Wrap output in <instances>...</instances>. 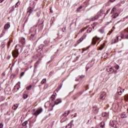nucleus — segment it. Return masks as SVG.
I'll return each instance as SVG.
<instances>
[{
  "mask_svg": "<svg viewBox=\"0 0 128 128\" xmlns=\"http://www.w3.org/2000/svg\"><path fill=\"white\" fill-rule=\"evenodd\" d=\"M20 48V45L16 44L15 46V50H13L12 52V56L13 58H18V54H20V52H18V50Z\"/></svg>",
  "mask_w": 128,
  "mask_h": 128,
  "instance_id": "1",
  "label": "nucleus"
},
{
  "mask_svg": "<svg viewBox=\"0 0 128 128\" xmlns=\"http://www.w3.org/2000/svg\"><path fill=\"white\" fill-rule=\"evenodd\" d=\"M106 92H103L101 93L98 100L100 102H102L106 100Z\"/></svg>",
  "mask_w": 128,
  "mask_h": 128,
  "instance_id": "2",
  "label": "nucleus"
},
{
  "mask_svg": "<svg viewBox=\"0 0 128 128\" xmlns=\"http://www.w3.org/2000/svg\"><path fill=\"white\" fill-rule=\"evenodd\" d=\"M42 110H44L42 109V108H39L37 109V110L34 112V116H38V114H42Z\"/></svg>",
  "mask_w": 128,
  "mask_h": 128,
  "instance_id": "3",
  "label": "nucleus"
},
{
  "mask_svg": "<svg viewBox=\"0 0 128 128\" xmlns=\"http://www.w3.org/2000/svg\"><path fill=\"white\" fill-rule=\"evenodd\" d=\"M94 61H92L91 62H88V64L86 66V70L88 71V70H90V68H92V66H94Z\"/></svg>",
  "mask_w": 128,
  "mask_h": 128,
  "instance_id": "4",
  "label": "nucleus"
},
{
  "mask_svg": "<svg viewBox=\"0 0 128 128\" xmlns=\"http://www.w3.org/2000/svg\"><path fill=\"white\" fill-rule=\"evenodd\" d=\"M19 42H20L22 46L26 44V38L24 37H21L19 39Z\"/></svg>",
  "mask_w": 128,
  "mask_h": 128,
  "instance_id": "5",
  "label": "nucleus"
},
{
  "mask_svg": "<svg viewBox=\"0 0 128 128\" xmlns=\"http://www.w3.org/2000/svg\"><path fill=\"white\" fill-rule=\"evenodd\" d=\"M62 99L60 98H57L55 101H54V104L53 105L52 108L54 106L57 105V104H60L62 102Z\"/></svg>",
  "mask_w": 128,
  "mask_h": 128,
  "instance_id": "6",
  "label": "nucleus"
},
{
  "mask_svg": "<svg viewBox=\"0 0 128 128\" xmlns=\"http://www.w3.org/2000/svg\"><path fill=\"white\" fill-rule=\"evenodd\" d=\"M100 38H98L97 36L94 38L92 40V44H94H94H96V41L98 40H100Z\"/></svg>",
  "mask_w": 128,
  "mask_h": 128,
  "instance_id": "7",
  "label": "nucleus"
},
{
  "mask_svg": "<svg viewBox=\"0 0 128 128\" xmlns=\"http://www.w3.org/2000/svg\"><path fill=\"white\" fill-rule=\"evenodd\" d=\"M93 112L94 114H98V108L97 106L93 107Z\"/></svg>",
  "mask_w": 128,
  "mask_h": 128,
  "instance_id": "8",
  "label": "nucleus"
},
{
  "mask_svg": "<svg viewBox=\"0 0 128 128\" xmlns=\"http://www.w3.org/2000/svg\"><path fill=\"white\" fill-rule=\"evenodd\" d=\"M86 37V34H84L83 36H82V38H80L79 40L78 41V44H80L82 42V41L83 40H84V38Z\"/></svg>",
  "mask_w": 128,
  "mask_h": 128,
  "instance_id": "9",
  "label": "nucleus"
},
{
  "mask_svg": "<svg viewBox=\"0 0 128 128\" xmlns=\"http://www.w3.org/2000/svg\"><path fill=\"white\" fill-rule=\"evenodd\" d=\"M32 12H34V8L32 6H30L29 8H28L27 12H29V14H32Z\"/></svg>",
  "mask_w": 128,
  "mask_h": 128,
  "instance_id": "10",
  "label": "nucleus"
},
{
  "mask_svg": "<svg viewBox=\"0 0 128 128\" xmlns=\"http://www.w3.org/2000/svg\"><path fill=\"white\" fill-rule=\"evenodd\" d=\"M10 28V23H7L4 26V30H8Z\"/></svg>",
  "mask_w": 128,
  "mask_h": 128,
  "instance_id": "11",
  "label": "nucleus"
},
{
  "mask_svg": "<svg viewBox=\"0 0 128 128\" xmlns=\"http://www.w3.org/2000/svg\"><path fill=\"white\" fill-rule=\"evenodd\" d=\"M102 16V15L98 14V15L96 16L94 18H92V20H98L100 18V17Z\"/></svg>",
  "mask_w": 128,
  "mask_h": 128,
  "instance_id": "12",
  "label": "nucleus"
},
{
  "mask_svg": "<svg viewBox=\"0 0 128 128\" xmlns=\"http://www.w3.org/2000/svg\"><path fill=\"white\" fill-rule=\"evenodd\" d=\"M70 110H68V112L66 111L62 114L63 116H64V118H66V116H68L70 114Z\"/></svg>",
  "mask_w": 128,
  "mask_h": 128,
  "instance_id": "13",
  "label": "nucleus"
},
{
  "mask_svg": "<svg viewBox=\"0 0 128 128\" xmlns=\"http://www.w3.org/2000/svg\"><path fill=\"white\" fill-rule=\"evenodd\" d=\"M110 126H112V128H116V125L114 124V123L113 122H110Z\"/></svg>",
  "mask_w": 128,
  "mask_h": 128,
  "instance_id": "14",
  "label": "nucleus"
},
{
  "mask_svg": "<svg viewBox=\"0 0 128 128\" xmlns=\"http://www.w3.org/2000/svg\"><path fill=\"white\" fill-rule=\"evenodd\" d=\"M56 93H54V94H52L51 97V100H56Z\"/></svg>",
  "mask_w": 128,
  "mask_h": 128,
  "instance_id": "15",
  "label": "nucleus"
},
{
  "mask_svg": "<svg viewBox=\"0 0 128 128\" xmlns=\"http://www.w3.org/2000/svg\"><path fill=\"white\" fill-rule=\"evenodd\" d=\"M105 124H106L104 123V122H102L100 123V128H104Z\"/></svg>",
  "mask_w": 128,
  "mask_h": 128,
  "instance_id": "16",
  "label": "nucleus"
},
{
  "mask_svg": "<svg viewBox=\"0 0 128 128\" xmlns=\"http://www.w3.org/2000/svg\"><path fill=\"white\" fill-rule=\"evenodd\" d=\"M98 32L101 34H104V28H102L98 30Z\"/></svg>",
  "mask_w": 128,
  "mask_h": 128,
  "instance_id": "17",
  "label": "nucleus"
},
{
  "mask_svg": "<svg viewBox=\"0 0 128 128\" xmlns=\"http://www.w3.org/2000/svg\"><path fill=\"white\" fill-rule=\"evenodd\" d=\"M119 14H120L118 13H115L114 15H112V16L113 18H118V16Z\"/></svg>",
  "mask_w": 128,
  "mask_h": 128,
  "instance_id": "18",
  "label": "nucleus"
},
{
  "mask_svg": "<svg viewBox=\"0 0 128 128\" xmlns=\"http://www.w3.org/2000/svg\"><path fill=\"white\" fill-rule=\"evenodd\" d=\"M43 48H44V44H40V46H38L39 50H42Z\"/></svg>",
  "mask_w": 128,
  "mask_h": 128,
  "instance_id": "19",
  "label": "nucleus"
},
{
  "mask_svg": "<svg viewBox=\"0 0 128 128\" xmlns=\"http://www.w3.org/2000/svg\"><path fill=\"white\" fill-rule=\"evenodd\" d=\"M38 64H40V61H37L34 65V66L35 68H38Z\"/></svg>",
  "mask_w": 128,
  "mask_h": 128,
  "instance_id": "20",
  "label": "nucleus"
},
{
  "mask_svg": "<svg viewBox=\"0 0 128 128\" xmlns=\"http://www.w3.org/2000/svg\"><path fill=\"white\" fill-rule=\"evenodd\" d=\"M104 43L102 44H101L100 47L99 48V50H102L104 49Z\"/></svg>",
  "mask_w": 128,
  "mask_h": 128,
  "instance_id": "21",
  "label": "nucleus"
},
{
  "mask_svg": "<svg viewBox=\"0 0 128 128\" xmlns=\"http://www.w3.org/2000/svg\"><path fill=\"white\" fill-rule=\"evenodd\" d=\"M121 118H126V112H124L122 114H121Z\"/></svg>",
  "mask_w": 128,
  "mask_h": 128,
  "instance_id": "22",
  "label": "nucleus"
},
{
  "mask_svg": "<svg viewBox=\"0 0 128 128\" xmlns=\"http://www.w3.org/2000/svg\"><path fill=\"white\" fill-rule=\"evenodd\" d=\"M18 108V104H14L12 108L13 110H16V108Z\"/></svg>",
  "mask_w": 128,
  "mask_h": 128,
  "instance_id": "23",
  "label": "nucleus"
},
{
  "mask_svg": "<svg viewBox=\"0 0 128 128\" xmlns=\"http://www.w3.org/2000/svg\"><path fill=\"white\" fill-rule=\"evenodd\" d=\"M92 28H89L88 30H87V32L88 34H90V32H92Z\"/></svg>",
  "mask_w": 128,
  "mask_h": 128,
  "instance_id": "24",
  "label": "nucleus"
},
{
  "mask_svg": "<svg viewBox=\"0 0 128 128\" xmlns=\"http://www.w3.org/2000/svg\"><path fill=\"white\" fill-rule=\"evenodd\" d=\"M82 6H80L78 8H77L76 12H80V10H82Z\"/></svg>",
  "mask_w": 128,
  "mask_h": 128,
  "instance_id": "25",
  "label": "nucleus"
},
{
  "mask_svg": "<svg viewBox=\"0 0 128 128\" xmlns=\"http://www.w3.org/2000/svg\"><path fill=\"white\" fill-rule=\"evenodd\" d=\"M46 78L43 79L42 80V81L41 82L42 84H46Z\"/></svg>",
  "mask_w": 128,
  "mask_h": 128,
  "instance_id": "26",
  "label": "nucleus"
},
{
  "mask_svg": "<svg viewBox=\"0 0 128 128\" xmlns=\"http://www.w3.org/2000/svg\"><path fill=\"white\" fill-rule=\"evenodd\" d=\"M116 8H112V9L110 12L111 14H114V12H116Z\"/></svg>",
  "mask_w": 128,
  "mask_h": 128,
  "instance_id": "27",
  "label": "nucleus"
},
{
  "mask_svg": "<svg viewBox=\"0 0 128 128\" xmlns=\"http://www.w3.org/2000/svg\"><path fill=\"white\" fill-rule=\"evenodd\" d=\"M4 34H6V32L4 30H2V33L0 34V38H2L4 36Z\"/></svg>",
  "mask_w": 128,
  "mask_h": 128,
  "instance_id": "28",
  "label": "nucleus"
},
{
  "mask_svg": "<svg viewBox=\"0 0 128 128\" xmlns=\"http://www.w3.org/2000/svg\"><path fill=\"white\" fill-rule=\"evenodd\" d=\"M125 32H128V28L125 29ZM126 40H128V34L126 35Z\"/></svg>",
  "mask_w": 128,
  "mask_h": 128,
  "instance_id": "29",
  "label": "nucleus"
},
{
  "mask_svg": "<svg viewBox=\"0 0 128 128\" xmlns=\"http://www.w3.org/2000/svg\"><path fill=\"white\" fill-rule=\"evenodd\" d=\"M106 70L107 72H112V67L107 68Z\"/></svg>",
  "mask_w": 128,
  "mask_h": 128,
  "instance_id": "30",
  "label": "nucleus"
},
{
  "mask_svg": "<svg viewBox=\"0 0 128 128\" xmlns=\"http://www.w3.org/2000/svg\"><path fill=\"white\" fill-rule=\"evenodd\" d=\"M28 94H24L23 95V98L24 100H26V98H28Z\"/></svg>",
  "mask_w": 128,
  "mask_h": 128,
  "instance_id": "31",
  "label": "nucleus"
},
{
  "mask_svg": "<svg viewBox=\"0 0 128 128\" xmlns=\"http://www.w3.org/2000/svg\"><path fill=\"white\" fill-rule=\"evenodd\" d=\"M32 85H30L29 86H27L26 88V90H30V88H32Z\"/></svg>",
  "mask_w": 128,
  "mask_h": 128,
  "instance_id": "32",
  "label": "nucleus"
},
{
  "mask_svg": "<svg viewBox=\"0 0 128 128\" xmlns=\"http://www.w3.org/2000/svg\"><path fill=\"white\" fill-rule=\"evenodd\" d=\"M66 128H72V124H68L66 127Z\"/></svg>",
  "mask_w": 128,
  "mask_h": 128,
  "instance_id": "33",
  "label": "nucleus"
},
{
  "mask_svg": "<svg viewBox=\"0 0 128 128\" xmlns=\"http://www.w3.org/2000/svg\"><path fill=\"white\" fill-rule=\"evenodd\" d=\"M106 116H108V114L106 112H103L102 114V116H104V118Z\"/></svg>",
  "mask_w": 128,
  "mask_h": 128,
  "instance_id": "34",
  "label": "nucleus"
},
{
  "mask_svg": "<svg viewBox=\"0 0 128 128\" xmlns=\"http://www.w3.org/2000/svg\"><path fill=\"white\" fill-rule=\"evenodd\" d=\"M28 124V121H25L23 124H22V126H26Z\"/></svg>",
  "mask_w": 128,
  "mask_h": 128,
  "instance_id": "35",
  "label": "nucleus"
},
{
  "mask_svg": "<svg viewBox=\"0 0 128 128\" xmlns=\"http://www.w3.org/2000/svg\"><path fill=\"white\" fill-rule=\"evenodd\" d=\"M10 44H11V42H10V40H9L8 42V48H10Z\"/></svg>",
  "mask_w": 128,
  "mask_h": 128,
  "instance_id": "36",
  "label": "nucleus"
},
{
  "mask_svg": "<svg viewBox=\"0 0 128 128\" xmlns=\"http://www.w3.org/2000/svg\"><path fill=\"white\" fill-rule=\"evenodd\" d=\"M24 74H25V72H22L20 74V78H22V77L24 76Z\"/></svg>",
  "mask_w": 128,
  "mask_h": 128,
  "instance_id": "37",
  "label": "nucleus"
},
{
  "mask_svg": "<svg viewBox=\"0 0 128 128\" xmlns=\"http://www.w3.org/2000/svg\"><path fill=\"white\" fill-rule=\"evenodd\" d=\"M19 4H20V2H17L15 4V8H18Z\"/></svg>",
  "mask_w": 128,
  "mask_h": 128,
  "instance_id": "38",
  "label": "nucleus"
},
{
  "mask_svg": "<svg viewBox=\"0 0 128 128\" xmlns=\"http://www.w3.org/2000/svg\"><path fill=\"white\" fill-rule=\"evenodd\" d=\"M54 74V71H51L50 73H49V76H52V74Z\"/></svg>",
  "mask_w": 128,
  "mask_h": 128,
  "instance_id": "39",
  "label": "nucleus"
},
{
  "mask_svg": "<svg viewBox=\"0 0 128 128\" xmlns=\"http://www.w3.org/2000/svg\"><path fill=\"white\" fill-rule=\"evenodd\" d=\"M122 94V90H120V91L119 92H118L116 94L118 95V94H119V96H122V94Z\"/></svg>",
  "mask_w": 128,
  "mask_h": 128,
  "instance_id": "40",
  "label": "nucleus"
},
{
  "mask_svg": "<svg viewBox=\"0 0 128 128\" xmlns=\"http://www.w3.org/2000/svg\"><path fill=\"white\" fill-rule=\"evenodd\" d=\"M80 92L77 94L78 96H81V94H82V92Z\"/></svg>",
  "mask_w": 128,
  "mask_h": 128,
  "instance_id": "41",
  "label": "nucleus"
},
{
  "mask_svg": "<svg viewBox=\"0 0 128 128\" xmlns=\"http://www.w3.org/2000/svg\"><path fill=\"white\" fill-rule=\"evenodd\" d=\"M115 68H116V70H120V66L118 65H116V66H115Z\"/></svg>",
  "mask_w": 128,
  "mask_h": 128,
  "instance_id": "42",
  "label": "nucleus"
},
{
  "mask_svg": "<svg viewBox=\"0 0 128 128\" xmlns=\"http://www.w3.org/2000/svg\"><path fill=\"white\" fill-rule=\"evenodd\" d=\"M4 128V124L2 123L0 124V128Z\"/></svg>",
  "mask_w": 128,
  "mask_h": 128,
  "instance_id": "43",
  "label": "nucleus"
},
{
  "mask_svg": "<svg viewBox=\"0 0 128 128\" xmlns=\"http://www.w3.org/2000/svg\"><path fill=\"white\" fill-rule=\"evenodd\" d=\"M112 32V30L110 31L107 34L108 36H110V34Z\"/></svg>",
  "mask_w": 128,
  "mask_h": 128,
  "instance_id": "44",
  "label": "nucleus"
},
{
  "mask_svg": "<svg viewBox=\"0 0 128 128\" xmlns=\"http://www.w3.org/2000/svg\"><path fill=\"white\" fill-rule=\"evenodd\" d=\"M118 40H116V39L114 40V42H113V44H116V42H118Z\"/></svg>",
  "mask_w": 128,
  "mask_h": 128,
  "instance_id": "45",
  "label": "nucleus"
},
{
  "mask_svg": "<svg viewBox=\"0 0 128 128\" xmlns=\"http://www.w3.org/2000/svg\"><path fill=\"white\" fill-rule=\"evenodd\" d=\"M80 78H84V76L82 75L80 76Z\"/></svg>",
  "mask_w": 128,
  "mask_h": 128,
  "instance_id": "46",
  "label": "nucleus"
},
{
  "mask_svg": "<svg viewBox=\"0 0 128 128\" xmlns=\"http://www.w3.org/2000/svg\"><path fill=\"white\" fill-rule=\"evenodd\" d=\"M62 84H63L62 82H61V83H60V88H61L62 87Z\"/></svg>",
  "mask_w": 128,
  "mask_h": 128,
  "instance_id": "47",
  "label": "nucleus"
},
{
  "mask_svg": "<svg viewBox=\"0 0 128 128\" xmlns=\"http://www.w3.org/2000/svg\"><path fill=\"white\" fill-rule=\"evenodd\" d=\"M34 34H31L30 38H34Z\"/></svg>",
  "mask_w": 128,
  "mask_h": 128,
  "instance_id": "48",
  "label": "nucleus"
},
{
  "mask_svg": "<svg viewBox=\"0 0 128 128\" xmlns=\"http://www.w3.org/2000/svg\"><path fill=\"white\" fill-rule=\"evenodd\" d=\"M36 16H40V14L39 13H36Z\"/></svg>",
  "mask_w": 128,
  "mask_h": 128,
  "instance_id": "49",
  "label": "nucleus"
},
{
  "mask_svg": "<svg viewBox=\"0 0 128 128\" xmlns=\"http://www.w3.org/2000/svg\"><path fill=\"white\" fill-rule=\"evenodd\" d=\"M120 38V36H117V41L118 42V40H120V39H119Z\"/></svg>",
  "mask_w": 128,
  "mask_h": 128,
  "instance_id": "50",
  "label": "nucleus"
},
{
  "mask_svg": "<svg viewBox=\"0 0 128 128\" xmlns=\"http://www.w3.org/2000/svg\"><path fill=\"white\" fill-rule=\"evenodd\" d=\"M110 2H116V0H110Z\"/></svg>",
  "mask_w": 128,
  "mask_h": 128,
  "instance_id": "51",
  "label": "nucleus"
},
{
  "mask_svg": "<svg viewBox=\"0 0 128 128\" xmlns=\"http://www.w3.org/2000/svg\"><path fill=\"white\" fill-rule=\"evenodd\" d=\"M88 86H86V90H88Z\"/></svg>",
  "mask_w": 128,
  "mask_h": 128,
  "instance_id": "52",
  "label": "nucleus"
},
{
  "mask_svg": "<svg viewBox=\"0 0 128 128\" xmlns=\"http://www.w3.org/2000/svg\"><path fill=\"white\" fill-rule=\"evenodd\" d=\"M7 58L8 60H10V56H8Z\"/></svg>",
  "mask_w": 128,
  "mask_h": 128,
  "instance_id": "53",
  "label": "nucleus"
},
{
  "mask_svg": "<svg viewBox=\"0 0 128 128\" xmlns=\"http://www.w3.org/2000/svg\"><path fill=\"white\" fill-rule=\"evenodd\" d=\"M2 76H6V73L3 72V73L2 74Z\"/></svg>",
  "mask_w": 128,
  "mask_h": 128,
  "instance_id": "54",
  "label": "nucleus"
},
{
  "mask_svg": "<svg viewBox=\"0 0 128 128\" xmlns=\"http://www.w3.org/2000/svg\"><path fill=\"white\" fill-rule=\"evenodd\" d=\"M124 18V20H128V15L127 16H126Z\"/></svg>",
  "mask_w": 128,
  "mask_h": 128,
  "instance_id": "55",
  "label": "nucleus"
},
{
  "mask_svg": "<svg viewBox=\"0 0 128 128\" xmlns=\"http://www.w3.org/2000/svg\"><path fill=\"white\" fill-rule=\"evenodd\" d=\"M50 12H52V14L54 12L52 9H50Z\"/></svg>",
  "mask_w": 128,
  "mask_h": 128,
  "instance_id": "56",
  "label": "nucleus"
},
{
  "mask_svg": "<svg viewBox=\"0 0 128 128\" xmlns=\"http://www.w3.org/2000/svg\"><path fill=\"white\" fill-rule=\"evenodd\" d=\"M62 32H65V30H64V28H62Z\"/></svg>",
  "mask_w": 128,
  "mask_h": 128,
  "instance_id": "57",
  "label": "nucleus"
},
{
  "mask_svg": "<svg viewBox=\"0 0 128 128\" xmlns=\"http://www.w3.org/2000/svg\"><path fill=\"white\" fill-rule=\"evenodd\" d=\"M126 100H128V95H126Z\"/></svg>",
  "mask_w": 128,
  "mask_h": 128,
  "instance_id": "58",
  "label": "nucleus"
},
{
  "mask_svg": "<svg viewBox=\"0 0 128 128\" xmlns=\"http://www.w3.org/2000/svg\"><path fill=\"white\" fill-rule=\"evenodd\" d=\"M64 28V30H66V27H64V28Z\"/></svg>",
  "mask_w": 128,
  "mask_h": 128,
  "instance_id": "59",
  "label": "nucleus"
},
{
  "mask_svg": "<svg viewBox=\"0 0 128 128\" xmlns=\"http://www.w3.org/2000/svg\"><path fill=\"white\" fill-rule=\"evenodd\" d=\"M120 38L122 39V38H124V36H120Z\"/></svg>",
  "mask_w": 128,
  "mask_h": 128,
  "instance_id": "60",
  "label": "nucleus"
},
{
  "mask_svg": "<svg viewBox=\"0 0 128 128\" xmlns=\"http://www.w3.org/2000/svg\"><path fill=\"white\" fill-rule=\"evenodd\" d=\"M79 32L82 33V32H82V30H80V31Z\"/></svg>",
  "mask_w": 128,
  "mask_h": 128,
  "instance_id": "61",
  "label": "nucleus"
},
{
  "mask_svg": "<svg viewBox=\"0 0 128 128\" xmlns=\"http://www.w3.org/2000/svg\"><path fill=\"white\" fill-rule=\"evenodd\" d=\"M86 28H88L86 27V28H83V29H84V30H86Z\"/></svg>",
  "mask_w": 128,
  "mask_h": 128,
  "instance_id": "62",
  "label": "nucleus"
},
{
  "mask_svg": "<svg viewBox=\"0 0 128 128\" xmlns=\"http://www.w3.org/2000/svg\"><path fill=\"white\" fill-rule=\"evenodd\" d=\"M4 2V0H0V3L2 2Z\"/></svg>",
  "mask_w": 128,
  "mask_h": 128,
  "instance_id": "63",
  "label": "nucleus"
},
{
  "mask_svg": "<svg viewBox=\"0 0 128 128\" xmlns=\"http://www.w3.org/2000/svg\"><path fill=\"white\" fill-rule=\"evenodd\" d=\"M104 11L102 10H100V12H102Z\"/></svg>",
  "mask_w": 128,
  "mask_h": 128,
  "instance_id": "64",
  "label": "nucleus"
}]
</instances>
